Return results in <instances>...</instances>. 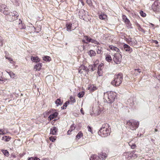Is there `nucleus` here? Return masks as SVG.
<instances>
[{"mask_svg":"<svg viewBox=\"0 0 160 160\" xmlns=\"http://www.w3.org/2000/svg\"><path fill=\"white\" fill-rule=\"evenodd\" d=\"M110 127L107 123L103 124L98 132V134L103 137H105L110 135Z\"/></svg>","mask_w":160,"mask_h":160,"instance_id":"nucleus-1","label":"nucleus"},{"mask_svg":"<svg viewBox=\"0 0 160 160\" xmlns=\"http://www.w3.org/2000/svg\"><path fill=\"white\" fill-rule=\"evenodd\" d=\"M115 98V95L114 92H108L104 93V98L108 103H111L113 102Z\"/></svg>","mask_w":160,"mask_h":160,"instance_id":"nucleus-2","label":"nucleus"},{"mask_svg":"<svg viewBox=\"0 0 160 160\" xmlns=\"http://www.w3.org/2000/svg\"><path fill=\"white\" fill-rule=\"evenodd\" d=\"M123 76L122 73H119L115 75L114 76L113 80L112 82L111 83L113 85L117 87L119 86L122 83L123 79Z\"/></svg>","mask_w":160,"mask_h":160,"instance_id":"nucleus-3","label":"nucleus"},{"mask_svg":"<svg viewBox=\"0 0 160 160\" xmlns=\"http://www.w3.org/2000/svg\"><path fill=\"white\" fill-rule=\"evenodd\" d=\"M127 124L129 128L132 130H135L139 125V122L134 119L128 121Z\"/></svg>","mask_w":160,"mask_h":160,"instance_id":"nucleus-4","label":"nucleus"},{"mask_svg":"<svg viewBox=\"0 0 160 160\" xmlns=\"http://www.w3.org/2000/svg\"><path fill=\"white\" fill-rule=\"evenodd\" d=\"M18 16V14L17 12L13 11L12 12H9V15L6 17V18L8 21L12 22L17 19Z\"/></svg>","mask_w":160,"mask_h":160,"instance_id":"nucleus-5","label":"nucleus"},{"mask_svg":"<svg viewBox=\"0 0 160 160\" xmlns=\"http://www.w3.org/2000/svg\"><path fill=\"white\" fill-rule=\"evenodd\" d=\"M160 8V2L158 1H156L152 6V8L153 11L157 12L159 10Z\"/></svg>","mask_w":160,"mask_h":160,"instance_id":"nucleus-6","label":"nucleus"},{"mask_svg":"<svg viewBox=\"0 0 160 160\" xmlns=\"http://www.w3.org/2000/svg\"><path fill=\"white\" fill-rule=\"evenodd\" d=\"M122 57V55L120 54H115L113 58V60L116 64H119L121 62Z\"/></svg>","mask_w":160,"mask_h":160,"instance_id":"nucleus-7","label":"nucleus"},{"mask_svg":"<svg viewBox=\"0 0 160 160\" xmlns=\"http://www.w3.org/2000/svg\"><path fill=\"white\" fill-rule=\"evenodd\" d=\"M123 48L125 51L128 52L129 53H130L132 51V49L129 45L126 44H124Z\"/></svg>","mask_w":160,"mask_h":160,"instance_id":"nucleus-8","label":"nucleus"},{"mask_svg":"<svg viewBox=\"0 0 160 160\" xmlns=\"http://www.w3.org/2000/svg\"><path fill=\"white\" fill-rule=\"evenodd\" d=\"M135 151H133L131 152H126L124 153V154H126L127 155L129 156L128 158H127L129 159V157L131 158V157H136L137 156H136V154H134L135 152Z\"/></svg>","mask_w":160,"mask_h":160,"instance_id":"nucleus-9","label":"nucleus"},{"mask_svg":"<svg viewBox=\"0 0 160 160\" xmlns=\"http://www.w3.org/2000/svg\"><path fill=\"white\" fill-rule=\"evenodd\" d=\"M19 22L18 23V27L20 29H25L26 28V26L24 23H22V21L19 20Z\"/></svg>","mask_w":160,"mask_h":160,"instance_id":"nucleus-10","label":"nucleus"},{"mask_svg":"<svg viewBox=\"0 0 160 160\" xmlns=\"http://www.w3.org/2000/svg\"><path fill=\"white\" fill-rule=\"evenodd\" d=\"M58 129L55 127H53L51 128L50 134L53 135H55L56 134L58 131Z\"/></svg>","mask_w":160,"mask_h":160,"instance_id":"nucleus-11","label":"nucleus"},{"mask_svg":"<svg viewBox=\"0 0 160 160\" xmlns=\"http://www.w3.org/2000/svg\"><path fill=\"white\" fill-rule=\"evenodd\" d=\"M72 24L71 23H67L66 24L67 30L68 31H71L72 30H74L72 26Z\"/></svg>","mask_w":160,"mask_h":160,"instance_id":"nucleus-12","label":"nucleus"},{"mask_svg":"<svg viewBox=\"0 0 160 160\" xmlns=\"http://www.w3.org/2000/svg\"><path fill=\"white\" fill-rule=\"evenodd\" d=\"M109 48L112 51H114L116 52H119L120 51V50L117 47L114 46L112 45H109Z\"/></svg>","mask_w":160,"mask_h":160,"instance_id":"nucleus-13","label":"nucleus"},{"mask_svg":"<svg viewBox=\"0 0 160 160\" xmlns=\"http://www.w3.org/2000/svg\"><path fill=\"white\" fill-rule=\"evenodd\" d=\"M31 60L32 62H39L40 61V59L37 56H32L31 57Z\"/></svg>","mask_w":160,"mask_h":160,"instance_id":"nucleus-14","label":"nucleus"},{"mask_svg":"<svg viewBox=\"0 0 160 160\" xmlns=\"http://www.w3.org/2000/svg\"><path fill=\"white\" fill-rule=\"evenodd\" d=\"M58 115V113L57 112H55L51 114L48 117V118L50 119V120H52L53 119L56 117Z\"/></svg>","mask_w":160,"mask_h":160,"instance_id":"nucleus-15","label":"nucleus"},{"mask_svg":"<svg viewBox=\"0 0 160 160\" xmlns=\"http://www.w3.org/2000/svg\"><path fill=\"white\" fill-rule=\"evenodd\" d=\"M42 65V64L41 63H39L37 64L35 66L34 69H35L36 70H40L41 69Z\"/></svg>","mask_w":160,"mask_h":160,"instance_id":"nucleus-16","label":"nucleus"},{"mask_svg":"<svg viewBox=\"0 0 160 160\" xmlns=\"http://www.w3.org/2000/svg\"><path fill=\"white\" fill-rule=\"evenodd\" d=\"M97 66V64L94 63L93 65H89V68L90 69L91 71H92L96 69Z\"/></svg>","mask_w":160,"mask_h":160,"instance_id":"nucleus-17","label":"nucleus"},{"mask_svg":"<svg viewBox=\"0 0 160 160\" xmlns=\"http://www.w3.org/2000/svg\"><path fill=\"white\" fill-rule=\"evenodd\" d=\"M99 158L104 159L107 157V155L106 153L103 152H101L98 154Z\"/></svg>","mask_w":160,"mask_h":160,"instance_id":"nucleus-18","label":"nucleus"},{"mask_svg":"<svg viewBox=\"0 0 160 160\" xmlns=\"http://www.w3.org/2000/svg\"><path fill=\"white\" fill-rule=\"evenodd\" d=\"M99 157L95 155L91 156L90 158V160H99Z\"/></svg>","mask_w":160,"mask_h":160,"instance_id":"nucleus-19","label":"nucleus"},{"mask_svg":"<svg viewBox=\"0 0 160 160\" xmlns=\"http://www.w3.org/2000/svg\"><path fill=\"white\" fill-rule=\"evenodd\" d=\"M107 17V16L106 15L104 14H101L99 15V18L102 20H105Z\"/></svg>","mask_w":160,"mask_h":160,"instance_id":"nucleus-20","label":"nucleus"},{"mask_svg":"<svg viewBox=\"0 0 160 160\" xmlns=\"http://www.w3.org/2000/svg\"><path fill=\"white\" fill-rule=\"evenodd\" d=\"M97 89L96 87L94 86L93 85H92L88 87V89L91 91L93 92Z\"/></svg>","mask_w":160,"mask_h":160,"instance_id":"nucleus-21","label":"nucleus"},{"mask_svg":"<svg viewBox=\"0 0 160 160\" xmlns=\"http://www.w3.org/2000/svg\"><path fill=\"white\" fill-rule=\"evenodd\" d=\"M88 54L91 57L95 56L96 54V53L93 50H91L89 52Z\"/></svg>","mask_w":160,"mask_h":160,"instance_id":"nucleus-22","label":"nucleus"},{"mask_svg":"<svg viewBox=\"0 0 160 160\" xmlns=\"http://www.w3.org/2000/svg\"><path fill=\"white\" fill-rule=\"evenodd\" d=\"M137 43V41L134 39H133L131 42H129V45L131 46H134Z\"/></svg>","mask_w":160,"mask_h":160,"instance_id":"nucleus-23","label":"nucleus"},{"mask_svg":"<svg viewBox=\"0 0 160 160\" xmlns=\"http://www.w3.org/2000/svg\"><path fill=\"white\" fill-rule=\"evenodd\" d=\"M11 138L10 137H9V136L8 137V136H4L2 138V139L3 140H4L5 141L7 142L9 141L10 140Z\"/></svg>","mask_w":160,"mask_h":160,"instance_id":"nucleus-24","label":"nucleus"},{"mask_svg":"<svg viewBox=\"0 0 160 160\" xmlns=\"http://www.w3.org/2000/svg\"><path fill=\"white\" fill-rule=\"evenodd\" d=\"M106 60L108 62H110L112 60V58L110 55L108 54L106 56Z\"/></svg>","mask_w":160,"mask_h":160,"instance_id":"nucleus-25","label":"nucleus"},{"mask_svg":"<svg viewBox=\"0 0 160 160\" xmlns=\"http://www.w3.org/2000/svg\"><path fill=\"white\" fill-rule=\"evenodd\" d=\"M55 104L57 105V106L59 105H61L62 104V102L59 99H57L55 102Z\"/></svg>","mask_w":160,"mask_h":160,"instance_id":"nucleus-26","label":"nucleus"},{"mask_svg":"<svg viewBox=\"0 0 160 160\" xmlns=\"http://www.w3.org/2000/svg\"><path fill=\"white\" fill-rule=\"evenodd\" d=\"M134 72L136 75H138L141 72V70L139 68L135 69L134 70Z\"/></svg>","mask_w":160,"mask_h":160,"instance_id":"nucleus-27","label":"nucleus"},{"mask_svg":"<svg viewBox=\"0 0 160 160\" xmlns=\"http://www.w3.org/2000/svg\"><path fill=\"white\" fill-rule=\"evenodd\" d=\"M0 10L1 12H3L4 14L5 15H6V17L8 15H9V12H8V9L5 10H4L3 9H0Z\"/></svg>","mask_w":160,"mask_h":160,"instance_id":"nucleus-28","label":"nucleus"},{"mask_svg":"<svg viewBox=\"0 0 160 160\" xmlns=\"http://www.w3.org/2000/svg\"><path fill=\"white\" fill-rule=\"evenodd\" d=\"M1 151L6 156H8L9 153L8 151L7 150H2Z\"/></svg>","mask_w":160,"mask_h":160,"instance_id":"nucleus-29","label":"nucleus"},{"mask_svg":"<svg viewBox=\"0 0 160 160\" xmlns=\"http://www.w3.org/2000/svg\"><path fill=\"white\" fill-rule=\"evenodd\" d=\"M84 38L86 40V42H88V43L90 42L91 38L88 37L87 36H84Z\"/></svg>","mask_w":160,"mask_h":160,"instance_id":"nucleus-30","label":"nucleus"},{"mask_svg":"<svg viewBox=\"0 0 160 160\" xmlns=\"http://www.w3.org/2000/svg\"><path fill=\"white\" fill-rule=\"evenodd\" d=\"M83 136V134L81 132H79L78 134L76 135V139H79L80 138L82 137Z\"/></svg>","mask_w":160,"mask_h":160,"instance_id":"nucleus-31","label":"nucleus"},{"mask_svg":"<svg viewBox=\"0 0 160 160\" xmlns=\"http://www.w3.org/2000/svg\"><path fill=\"white\" fill-rule=\"evenodd\" d=\"M84 94V92L83 91L81 92L78 93V96L79 98L82 97Z\"/></svg>","mask_w":160,"mask_h":160,"instance_id":"nucleus-32","label":"nucleus"},{"mask_svg":"<svg viewBox=\"0 0 160 160\" xmlns=\"http://www.w3.org/2000/svg\"><path fill=\"white\" fill-rule=\"evenodd\" d=\"M91 41L90 42L92 43H93L97 45L99 44V43L95 39H92L91 38Z\"/></svg>","mask_w":160,"mask_h":160,"instance_id":"nucleus-33","label":"nucleus"},{"mask_svg":"<svg viewBox=\"0 0 160 160\" xmlns=\"http://www.w3.org/2000/svg\"><path fill=\"white\" fill-rule=\"evenodd\" d=\"M129 145L131 146V148L132 149H134L136 147V145L135 144H132L131 143V142H130L128 143Z\"/></svg>","mask_w":160,"mask_h":160,"instance_id":"nucleus-34","label":"nucleus"},{"mask_svg":"<svg viewBox=\"0 0 160 160\" xmlns=\"http://www.w3.org/2000/svg\"><path fill=\"white\" fill-rule=\"evenodd\" d=\"M69 103V102L68 101H67V102H66L64 104L63 106L61 107V109H64L65 108H66L67 107V104H68Z\"/></svg>","mask_w":160,"mask_h":160,"instance_id":"nucleus-35","label":"nucleus"},{"mask_svg":"<svg viewBox=\"0 0 160 160\" xmlns=\"http://www.w3.org/2000/svg\"><path fill=\"white\" fill-rule=\"evenodd\" d=\"M43 60L46 61H50V57L48 56H44L43 57Z\"/></svg>","mask_w":160,"mask_h":160,"instance_id":"nucleus-36","label":"nucleus"},{"mask_svg":"<svg viewBox=\"0 0 160 160\" xmlns=\"http://www.w3.org/2000/svg\"><path fill=\"white\" fill-rule=\"evenodd\" d=\"M9 75L10 76V77L12 78H14V76H15V74L13 73L11 71L9 72H8Z\"/></svg>","mask_w":160,"mask_h":160,"instance_id":"nucleus-37","label":"nucleus"},{"mask_svg":"<svg viewBox=\"0 0 160 160\" xmlns=\"http://www.w3.org/2000/svg\"><path fill=\"white\" fill-rule=\"evenodd\" d=\"M80 68L82 70H85L87 71L88 68L87 67H85L84 66L82 65L80 67Z\"/></svg>","mask_w":160,"mask_h":160,"instance_id":"nucleus-38","label":"nucleus"},{"mask_svg":"<svg viewBox=\"0 0 160 160\" xmlns=\"http://www.w3.org/2000/svg\"><path fill=\"white\" fill-rule=\"evenodd\" d=\"M6 6L4 4H2L1 6V9H3L4 10H5L8 9L7 8H6Z\"/></svg>","mask_w":160,"mask_h":160,"instance_id":"nucleus-39","label":"nucleus"},{"mask_svg":"<svg viewBox=\"0 0 160 160\" xmlns=\"http://www.w3.org/2000/svg\"><path fill=\"white\" fill-rule=\"evenodd\" d=\"M3 39L2 37L0 36V46H2L3 45Z\"/></svg>","mask_w":160,"mask_h":160,"instance_id":"nucleus-40","label":"nucleus"},{"mask_svg":"<svg viewBox=\"0 0 160 160\" xmlns=\"http://www.w3.org/2000/svg\"><path fill=\"white\" fill-rule=\"evenodd\" d=\"M101 48L100 47H98L97 48V52L98 54H100L101 52Z\"/></svg>","mask_w":160,"mask_h":160,"instance_id":"nucleus-41","label":"nucleus"},{"mask_svg":"<svg viewBox=\"0 0 160 160\" xmlns=\"http://www.w3.org/2000/svg\"><path fill=\"white\" fill-rule=\"evenodd\" d=\"M127 24V27L128 28H132V24L130 23V22H127L126 23Z\"/></svg>","mask_w":160,"mask_h":160,"instance_id":"nucleus-42","label":"nucleus"},{"mask_svg":"<svg viewBox=\"0 0 160 160\" xmlns=\"http://www.w3.org/2000/svg\"><path fill=\"white\" fill-rule=\"evenodd\" d=\"M75 128V127L74 125V124H72L69 130L72 132V131L74 130Z\"/></svg>","mask_w":160,"mask_h":160,"instance_id":"nucleus-43","label":"nucleus"},{"mask_svg":"<svg viewBox=\"0 0 160 160\" xmlns=\"http://www.w3.org/2000/svg\"><path fill=\"white\" fill-rule=\"evenodd\" d=\"M140 15L142 17H144L146 16V14L144 13L142 11H141L140 12Z\"/></svg>","mask_w":160,"mask_h":160,"instance_id":"nucleus-44","label":"nucleus"},{"mask_svg":"<svg viewBox=\"0 0 160 160\" xmlns=\"http://www.w3.org/2000/svg\"><path fill=\"white\" fill-rule=\"evenodd\" d=\"M97 72L99 76H101L102 75L103 72L102 71L98 70Z\"/></svg>","mask_w":160,"mask_h":160,"instance_id":"nucleus-45","label":"nucleus"},{"mask_svg":"<svg viewBox=\"0 0 160 160\" xmlns=\"http://www.w3.org/2000/svg\"><path fill=\"white\" fill-rule=\"evenodd\" d=\"M70 99L71 100V101L73 102H74L76 101L74 98L72 96H70Z\"/></svg>","mask_w":160,"mask_h":160,"instance_id":"nucleus-46","label":"nucleus"},{"mask_svg":"<svg viewBox=\"0 0 160 160\" xmlns=\"http://www.w3.org/2000/svg\"><path fill=\"white\" fill-rule=\"evenodd\" d=\"M88 4L91 6L92 5V0H86Z\"/></svg>","mask_w":160,"mask_h":160,"instance_id":"nucleus-47","label":"nucleus"},{"mask_svg":"<svg viewBox=\"0 0 160 160\" xmlns=\"http://www.w3.org/2000/svg\"><path fill=\"white\" fill-rule=\"evenodd\" d=\"M49 139L52 142H54L56 140L54 137H51L49 138Z\"/></svg>","mask_w":160,"mask_h":160,"instance_id":"nucleus-48","label":"nucleus"},{"mask_svg":"<svg viewBox=\"0 0 160 160\" xmlns=\"http://www.w3.org/2000/svg\"><path fill=\"white\" fill-rule=\"evenodd\" d=\"M133 39V38H129L128 39H127V41L129 44V42H131V41H132Z\"/></svg>","mask_w":160,"mask_h":160,"instance_id":"nucleus-49","label":"nucleus"},{"mask_svg":"<svg viewBox=\"0 0 160 160\" xmlns=\"http://www.w3.org/2000/svg\"><path fill=\"white\" fill-rule=\"evenodd\" d=\"M6 59H8L9 61H10V63H12V58H8V57H6Z\"/></svg>","mask_w":160,"mask_h":160,"instance_id":"nucleus-50","label":"nucleus"},{"mask_svg":"<svg viewBox=\"0 0 160 160\" xmlns=\"http://www.w3.org/2000/svg\"><path fill=\"white\" fill-rule=\"evenodd\" d=\"M19 0H12V2L15 3L17 4H19Z\"/></svg>","mask_w":160,"mask_h":160,"instance_id":"nucleus-51","label":"nucleus"},{"mask_svg":"<svg viewBox=\"0 0 160 160\" xmlns=\"http://www.w3.org/2000/svg\"><path fill=\"white\" fill-rule=\"evenodd\" d=\"M90 115L92 116H96V113H94V112H92L90 113Z\"/></svg>","mask_w":160,"mask_h":160,"instance_id":"nucleus-52","label":"nucleus"},{"mask_svg":"<svg viewBox=\"0 0 160 160\" xmlns=\"http://www.w3.org/2000/svg\"><path fill=\"white\" fill-rule=\"evenodd\" d=\"M88 131H89L91 132H92L91 128V127L90 126H88Z\"/></svg>","mask_w":160,"mask_h":160,"instance_id":"nucleus-53","label":"nucleus"},{"mask_svg":"<svg viewBox=\"0 0 160 160\" xmlns=\"http://www.w3.org/2000/svg\"><path fill=\"white\" fill-rule=\"evenodd\" d=\"M102 67H101L100 66H98V70L102 71Z\"/></svg>","mask_w":160,"mask_h":160,"instance_id":"nucleus-54","label":"nucleus"},{"mask_svg":"<svg viewBox=\"0 0 160 160\" xmlns=\"http://www.w3.org/2000/svg\"><path fill=\"white\" fill-rule=\"evenodd\" d=\"M122 19H123V20L124 21V20H125V19H126L127 18L126 17V16L125 15H123L122 16Z\"/></svg>","mask_w":160,"mask_h":160,"instance_id":"nucleus-55","label":"nucleus"},{"mask_svg":"<svg viewBox=\"0 0 160 160\" xmlns=\"http://www.w3.org/2000/svg\"><path fill=\"white\" fill-rule=\"evenodd\" d=\"M4 134V133L3 132L2 130V129H0V134L3 135Z\"/></svg>","mask_w":160,"mask_h":160,"instance_id":"nucleus-56","label":"nucleus"},{"mask_svg":"<svg viewBox=\"0 0 160 160\" xmlns=\"http://www.w3.org/2000/svg\"><path fill=\"white\" fill-rule=\"evenodd\" d=\"M129 21H130L128 19V18L124 20V22L126 23H127V22H128Z\"/></svg>","mask_w":160,"mask_h":160,"instance_id":"nucleus-57","label":"nucleus"},{"mask_svg":"<svg viewBox=\"0 0 160 160\" xmlns=\"http://www.w3.org/2000/svg\"><path fill=\"white\" fill-rule=\"evenodd\" d=\"M78 72L79 73H82L83 72V71H82V70L81 69H80V68L78 70Z\"/></svg>","mask_w":160,"mask_h":160,"instance_id":"nucleus-58","label":"nucleus"},{"mask_svg":"<svg viewBox=\"0 0 160 160\" xmlns=\"http://www.w3.org/2000/svg\"><path fill=\"white\" fill-rule=\"evenodd\" d=\"M82 42L85 43L86 44H88V42H87L86 40L85 39H83L82 40Z\"/></svg>","mask_w":160,"mask_h":160,"instance_id":"nucleus-59","label":"nucleus"},{"mask_svg":"<svg viewBox=\"0 0 160 160\" xmlns=\"http://www.w3.org/2000/svg\"><path fill=\"white\" fill-rule=\"evenodd\" d=\"M101 113V111L100 110H99L98 112L97 113H96V116H97V115H99V114H100V113Z\"/></svg>","mask_w":160,"mask_h":160,"instance_id":"nucleus-60","label":"nucleus"},{"mask_svg":"<svg viewBox=\"0 0 160 160\" xmlns=\"http://www.w3.org/2000/svg\"><path fill=\"white\" fill-rule=\"evenodd\" d=\"M71 131L69 129L67 132V134L68 135H70L71 134Z\"/></svg>","mask_w":160,"mask_h":160,"instance_id":"nucleus-61","label":"nucleus"},{"mask_svg":"<svg viewBox=\"0 0 160 160\" xmlns=\"http://www.w3.org/2000/svg\"><path fill=\"white\" fill-rule=\"evenodd\" d=\"M24 155L23 154H22V153H21L20 154H19V157L20 158H21L22 157V156H23Z\"/></svg>","mask_w":160,"mask_h":160,"instance_id":"nucleus-62","label":"nucleus"},{"mask_svg":"<svg viewBox=\"0 0 160 160\" xmlns=\"http://www.w3.org/2000/svg\"><path fill=\"white\" fill-rule=\"evenodd\" d=\"M28 160H34V158L32 157L29 158H28Z\"/></svg>","mask_w":160,"mask_h":160,"instance_id":"nucleus-63","label":"nucleus"},{"mask_svg":"<svg viewBox=\"0 0 160 160\" xmlns=\"http://www.w3.org/2000/svg\"><path fill=\"white\" fill-rule=\"evenodd\" d=\"M34 160H40V159L38 158H34Z\"/></svg>","mask_w":160,"mask_h":160,"instance_id":"nucleus-64","label":"nucleus"}]
</instances>
